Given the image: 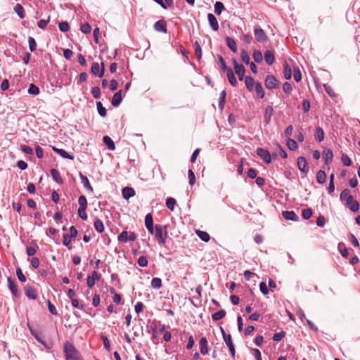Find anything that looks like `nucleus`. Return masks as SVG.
Masks as SVG:
<instances>
[{"label": "nucleus", "mask_w": 360, "mask_h": 360, "mask_svg": "<svg viewBox=\"0 0 360 360\" xmlns=\"http://www.w3.org/2000/svg\"><path fill=\"white\" fill-rule=\"evenodd\" d=\"M64 352L66 360H82L79 352L69 342H67L64 345Z\"/></svg>", "instance_id": "nucleus-1"}, {"label": "nucleus", "mask_w": 360, "mask_h": 360, "mask_svg": "<svg viewBox=\"0 0 360 360\" xmlns=\"http://www.w3.org/2000/svg\"><path fill=\"white\" fill-rule=\"evenodd\" d=\"M167 237V227L160 224L155 225V238L160 245H165Z\"/></svg>", "instance_id": "nucleus-2"}, {"label": "nucleus", "mask_w": 360, "mask_h": 360, "mask_svg": "<svg viewBox=\"0 0 360 360\" xmlns=\"http://www.w3.org/2000/svg\"><path fill=\"white\" fill-rule=\"evenodd\" d=\"M233 68L236 74L238 75L239 80L244 79L245 68L243 65H240L236 60H233Z\"/></svg>", "instance_id": "nucleus-3"}, {"label": "nucleus", "mask_w": 360, "mask_h": 360, "mask_svg": "<svg viewBox=\"0 0 360 360\" xmlns=\"http://www.w3.org/2000/svg\"><path fill=\"white\" fill-rule=\"evenodd\" d=\"M257 154L266 163L269 164L271 162V158L269 152L262 148L257 149Z\"/></svg>", "instance_id": "nucleus-4"}, {"label": "nucleus", "mask_w": 360, "mask_h": 360, "mask_svg": "<svg viewBox=\"0 0 360 360\" xmlns=\"http://www.w3.org/2000/svg\"><path fill=\"white\" fill-rule=\"evenodd\" d=\"M25 295L31 300H36L38 297L37 290L32 286L27 285L25 287Z\"/></svg>", "instance_id": "nucleus-5"}, {"label": "nucleus", "mask_w": 360, "mask_h": 360, "mask_svg": "<svg viewBox=\"0 0 360 360\" xmlns=\"http://www.w3.org/2000/svg\"><path fill=\"white\" fill-rule=\"evenodd\" d=\"M255 39L259 42H264L267 40V37L262 28H255L254 30Z\"/></svg>", "instance_id": "nucleus-6"}, {"label": "nucleus", "mask_w": 360, "mask_h": 360, "mask_svg": "<svg viewBox=\"0 0 360 360\" xmlns=\"http://www.w3.org/2000/svg\"><path fill=\"white\" fill-rule=\"evenodd\" d=\"M297 166L299 169L303 173H307L309 171V167L307 165V162L305 158L300 156L297 158Z\"/></svg>", "instance_id": "nucleus-7"}, {"label": "nucleus", "mask_w": 360, "mask_h": 360, "mask_svg": "<svg viewBox=\"0 0 360 360\" xmlns=\"http://www.w3.org/2000/svg\"><path fill=\"white\" fill-rule=\"evenodd\" d=\"M8 285L12 294L15 297H18L20 295V292L18 290L16 283L10 277L8 278Z\"/></svg>", "instance_id": "nucleus-8"}, {"label": "nucleus", "mask_w": 360, "mask_h": 360, "mask_svg": "<svg viewBox=\"0 0 360 360\" xmlns=\"http://www.w3.org/2000/svg\"><path fill=\"white\" fill-rule=\"evenodd\" d=\"M91 72L99 77H102L104 75V64L102 63V68L100 70V65L98 63H94L91 66Z\"/></svg>", "instance_id": "nucleus-9"}, {"label": "nucleus", "mask_w": 360, "mask_h": 360, "mask_svg": "<svg viewBox=\"0 0 360 360\" xmlns=\"http://www.w3.org/2000/svg\"><path fill=\"white\" fill-rule=\"evenodd\" d=\"M277 85V80L273 75H268L265 79V86L269 89L275 88Z\"/></svg>", "instance_id": "nucleus-10"}, {"label": "nucleus", "mask_w": 360, "mask_h": 360, "mask_svg": "<svg viewBox=\"0 0 360 360\" xmlns=\"http://www.w3.org/2000/svg\"><path fill=\"white\" fill-rule=\"evenodd\" d=\"M100 278V276L97 271H94L91 273V276L87 277L86 284L89 288H92L95 285L96 279L98 280Z\"/></svg>", "instance_id": "nucleus-11"}, {"label": "nucleus", "mask_w": 360, "mask_h": 360, "mask_svg": "<svg viewBox=\"0 0 360 360\" xmlns=\"http://www.w3.org/2000/svg\"><path fill=\"white\" fill-rule=\"evenodd\" d=\"M207 19L212 29L214 31H217L219 30V24L216 17L212 13H209L207 15Z\"/></svg>", "instance_id": "nucleus-12"}, {"label": "nucleus", "mask_w": 360, "mask_h": 360, "mask_svg": "<svg viewBox=\"0 0 360 360\" xmlns=\"http://www.w3.org/2000/svg\"><path fill=\"white\" fill-rule=\"evenodd\" d=\"M52 150L63 158H66V159H69V160L74 159L73 155L68 153L66 150H65L63 149H60V148L53 146Z\"/></svg>", "instance_id": "nucleus-13"}, {"label": "nucleus", "mask_w": 360, "mask_h": 360, "mask_svg": "<svg viewBox=\"0 0 360 360\" xmlns=\"http://www.w3.org/2000/svg\"><path fill=\"white\" fill-rule=\"evenodd\" d=\"M346 204L352 212H356L359 209V204L354 199L353 196L346 201Z\"/></svg>", "instance_id": "nucleus-14"}, {"label": "nucleus", "mask_w": 360, "mask_h": 360, "mask_svg": "<svg viewBox=\"0 0 360 360\" xmlns=\"http://www.w3.org/2000/svg\"><path fill=\"white\" fill-rule=\"evenodd\" d=\"M225 71L226 72V75H227V77H228L229 83L233 86H236L237 84H238V82H237V79H236V77L234 75L233 70L231 68H229V69H227Z\"/></svg>", "instance_id": "nucleus-15"}, {"label": "nucleus", "mask_w": 360, "mask_h": 360, "mask_svg": "<svg viewBox=\"0 0 360 360\" xmlns=\"http://www.w3.org/2000/svg\"><path fill=\"white\" fill-rule=\"evenodd\" d=\"M282 215L285 220L296 221L299 219L298 216L293 211H283Z\"/></svg>", "instance_id": "nucleus-16"}, {"label": "nucleus", "mask_w": 360, "mask_h": 360, "mask_svg": "<svg viewBox=\"0 0 360 360\" xmlns=\"http://www.w3.org/2000/svg\"><path fill=\"white\" fill-rule=\"evenodd\" d=\"M224 342H226L227 347L229 349L230 353L232 356V357L234 358L235 356V347L232 342L231 336L230 334H228L226 337L224 338Z\"/></svg>", "instance_id": "nucleus-17"}, {"label": "nucleus", "mask_w": 360, "mask_h": 360, "mask_svg": "<svg viewBox=\"0 0 360 360\" xmlns=\"http://www.w3.org/2000/svg\"><path fill=\"white\" fill-rule=\"evenodd\" d=\"M154 28L156 31L166 33L167 32V27L166 22L165 20H158L154 25Z\"/></svg>", "instance_id": "nucleus-18"}, {"label": "nucleus", "mask_w": 360, "mask_h": 360, "mask_svg": "<svg viewBox=\"0 0 360 360\" xmlns=\"http://www.w3.org/2000/svg\"><path fill=\"white\" fill-rule=\"evenodd\" d=\"M121 92L122 91L120 90L116 92L112 96L111 103L114 107H118L122 102V98L121 96Z\"/></svg>", "instance_id": "nucleus-19"}, {"label": "nucleus", "mask_w": 360, "mask_h": 360, "mask_svg": "<svg viewBox=\"0 0 360 360\" xmlns=\"http://www.w3.org/2000/svg\"><path fill=\"white\" fill-rule=\"evenodd\" d=\"M122 196L124 199L128 200L135 195V191L132 188L126 187L122 189Z\"/></svg>", "instance_id": "nucleus-20"}, {"label": "nucleus", "mask_w": 360, "mask_h": 360, "mask_svg": "<svg viewBox=\"0 0 360 360\" xmlns=\"http://www.w3.org/2000/svg\"><path fill=\"white\" fill-rule=\"evenodd\" d=\"M103 141L109 150H114L115 149V145L114 143V141L110 136H103Z\"/></svg>", "instance_id": "nucleus-21"}, {"label": "nucleus", "mask_w": 360, "mask_h": 360, "mask_svg": "<svg viewBox=\"0 0 360 360\" xmlns=\"http://www.w3.org/2000/svg\"><path fill=\"white\" fill-rule=\"evenodd\" d=\"M200 353L206 355L208 353L207 340L205 338H202L200 340Z\"/></svg>", "instance_id": "nucleus-22"}, {"label": "nucleus", "mask_w": 360, "mask_h": 360, "mask_svg": "<svg viewBox=\"0 0 360 360\" xmlns=\"http://www.w3.org/2000/svg\"><path fill=\"white\" fill-rule=\"evenodd\" d=\"M226 45L228 46V47L233 52H234V53L237 52V51H238L237 44H236V41L233 39L228 37L226 38Z\"/></svg>", "instance_id": "nucleus-23"}, {"label": "nucleus", "mask_w": 360, "mask_h": 360, "mask_svg": "<svg viewBox=\"0 0 360 360\" xmlns=\"http://www.w3.org/2000/svg\"><path fill=\"white\" fill-rule=\"evenodd\" d=\"M79 177H80L81 181H82L84 187L86 189H87V190L90 191L91 192H92L93 191V188L91 186L88 178L86 176H84V174H82V173H79Z\"/></svg>", "instance_id": "nucleus-24"}, {"label": "nucleus", "mask_w": 360, "mask_h": 360, "mask_svg": "<svg viewBox=\"0 0 360 360\" xmlns=\"http://www.w3.org/2000/svg\"><path fill=\"white\" fill-rule=\"evenodd\" d=\"M264 60L268 65H272L275 61V58L271 51H266L264 53Z\"/></svg>", "instance_id": "nucleus-25"}, {"label": "nucleus", "mask_w": 360, "mask_h": 360, "mask_svg": "<svg viewBox=\"0 0 360 360\" xmlns=\"http://www.w3.org/2000/svg\"><path fill=\"white\" fill-rule=\"evenodd\" d=\"M274 114V109L271 106L269 105L265 109L264 113V119L266 123H269L271 122V116Z\"/></svg>", "instance_id": "nucleus-26"}, {"label": "nucleus", "mask_w": 360, "mask_h": 360, "mask_svg": "<svg viewBox=\"0 0 360 360\" xmlns=\"http://www.w3.org/2000/svg\"><path fill=\"white\" fill-rule=\"evenodd\" d=\"M245 86L247 87V89L250 91H253L254 89V84H255V81H254V79L250 77V76H248L245 78Z\"/></svg>", "instance_id": "nucleus-27"}, {"label": "nucleus", "mask_w": 360, "mask_h": 360, "mask_svg": "<svg viewBox=\"0 0 360 360\" xmlns=\"http://www.w3.org/2000/svg\"><path fill=\"white\" fill-rule=\"evenodd\" d=\"M51 174L52 178L54 179L55 181H56L58 184H62L63 180L60 176V172L56 169H51Z\"/></svg>", "instance_id": "nucleus-28"}, {"label": "nucleus", "mask_w": 360, "mask_h": 360, "mask_svg": "<svg viewBox=\"0 0 360 360\" xmlns=\"http://www.w3.org/2000/svg\"><path fill=\"white\" fill-rule=\"evenodd\" d=\"M14 11L20 17V18L23 19L25 18V15L24 8L21 4H17L14 7Z\"/></svg>", "instance_id": "nucleus-29"}, {"label": "nucleus", "mask_w": 360, "mask_h": 360, "mask_svg": "<svg viewBox=\"0 0 360 360\" xmlns=\"http://www.w3.org/2000/svg\"><path fill=\"white\" fill-rule=\"evenodd\" d=\"M283 75L285 79H290L292 77V70L290 67L288 65L287 63H285L283 65Z\"/></svg>", "instance_id": "nucleus-30"}, {"label": "nucleus", "mask_w": 360, "mask_h": 360, "mask_svg": "<svg viewBox=\"0 0 360 360\" xmlns=\"http://www.w3.org/2000/svg\"><path fill=\"white\" fill-rule=\"evenodd\" d=\"M316 181L319 184H323V183H325L326 181V174L325 173L324 171L323 170H319L317 173H316Z\"/></svg>", "instance_id": "nucleus-31"}, {"label": "nucleus", "mask_w": 360, "mask_h": 360, "mask_svg": "<svg viewBox=\"0 0 360 360\" xmlns=\"http://www.w3.org/2000/svg\"><path fill=\"white\" fill-rule=\"evenodd\" d=\"M196 234L202 241L208 242L210 239V235L205 231L198 230Z\"/></svg>", "instance_id": "nucleus-32"}, {"label": "nucleus", "mask_w": 360, "mask_h": 360, "mask_svg": "<svg viewBox=\"0 0 360 360\" xmlns=\"http://www.w3.org/2000/svg\"><path fill=\"white\" fill-rule=\"evenodd\" d=\"M226 311L224 309L219 310L212 315V319L214 321H218L223 319L226 316Z\"/></svg>", "instance_id": "nucleus-33"}, {"label": "nucleus", "mask_w": 360, "mask_h": 360, "mask_svg": "<svg viewBox=\"0 0 360 360\" xmlns=\"http://www.w3.org/2000/svg\"><path fill=\"white\" fill-rule=\"evenodd\" d=\"M255 91L257 92V95L261 98H264L265 93H264L263 87L260 83H259V82L255 83Z\"/></svg>", "instance_id": "nucleus-34"}, {"label": "nucleus", "mask_w": 360, "mask_h": 360, "mask_svg": "<svg viewBox=\"0 0 360 360\" xmlns=\"http://www.w3.org/2000/svg\"><path fill=\"white\" fill-rule=\"evenodd\" d=\"M352 195H350V191L347 188L344 189L340 195V198L341 200H348Z\"/></svg>", "instance_id": "nucleus-35"}, {"label": "nucleus", "mask_w": 360, "mask_h": 360, "mask_svg": "<svg viewBox=\"0 0 360 360\" xmlns=\"http://www.w3.org/2000/svg\"><path fill=\"white\" fill-rule=\"evenodd\" d=\"M315 136L316 140L319 142H321L324 139V132L321 127H316Z\"/></svg>", "instance_id": "nucleus-36"}, {"label": "nucleus", "mask_w": 360, "mask_h": 360, "mask_svg": "<svg viewBox=\"0 0 360 360\" xmlns=\"http://www.w3.org/2000/svg\"><path fill=\"white\" fill-rule=\"evenodd\" d=\"M94 228L98 233H102L104 231V225L101 219H96L94 221Z\"/></svg>", "instance_id": "nucleus-37"}, {"label": "nucleus", "mask_w": 360, "mask_h": 360, "mask_svg": "<svg viewBox=\"0 0 360 360\" xmlns=\"http://www.w3.org/2000/svg\"><path fill=\"white\" fill-rule=\"evenodd\" d=\"M151 286L155 289H160L162 287V280L160 278H153L151 281Z\"/></svg>", "instance_id": "nucleus-38"}, {"label": "nucleus", "mask_w": 360, "mask_h": 360, "mask_svg": "<svg viewBox=\"0 0 360 360\" xmlns=\"http://www.w3.org/2000/svg\"><path fill=\"white\" fill-rule=\"evenodd\" d=\"M175 205H176V200L174 198H168L166 200V206L171 211H173L174 210Z\"/></svg>", "instance_id": "nucleus-39"}, {"label": "nucleus", "mask_w": 360, "mask_h": 360, "mask_svg": "<svg viewBox=\"0 0 360 360\" xmlns=\"http://www.w3.org/2000/svg\"><path fill=\"white\" fill-rule=\"evenodd\" d=\"M97 110L98 114L102 117H105L107 115L105 108L103 106L102 103L99 101L96 103Z\"/></svg>", "instance_id": "nucleus-40"}, {"label": "nucleus", "mask_w": 360, "mask_h": 360, "mask_svg": "<svg viewBox=\"0 0 360 360\" xmlns=\"http://www.w3.org/2000/svg\"><path fill=\"white\" fill-rule=\"evenodd\" d=\"M226 93L224 90L221 92L219 99V108L222 110L224 107L225 104V98H226Z\"/></svg>", "instance_id": "nucleus-41"}, {"label": "nucleus", "mask_w": 360, "mask_h": 360, "mask_svg": "<svg viewBox=\"0 0 360 360\" xmlns=\"http://www.w3.org/2000/svg\"><path fill=\"white\" fill-rule=\"evenodd\" d=\"M27 91L30 94L37 96L39 94V89L36 85L31 84Z\"/></svg>", "instance_id": "nucleus-42"}, {"label": "nucleus", "mask_w": 360, "mask_h": 360, "mask_svg": "<svg viewBox=\"0 0 360 360\" xmlns=\"http://www.w3.org/2000/svg\"><path fill=\"white\" fill-rule=\"evenodd\" d=\"M252 57L256 63H260L262 60V53L260 51L255 50Z\"/></svg>", "instance_id": "nucleus-43"}, {"label": "nucleus", "mask_w": 360, "mask_h": 360, "mask_svg": "<svg viewBox=\"0 0 360 360\" xmlns=\"http://www.w3.org/2000/svg\"><path fill=\"white\" fill-rule=\"evenodd\" d=\"M129 233L127 231H123L118 236V240L121 243H127L128 241Z\"/></svg>", "instance_id": "nucleus-44"}, {"label": "nucleus", "mask_w": 360, "mask_h": 360, "mask_svg": "<svg viewBox=\"0 0 360 360\" xmlns=\"http://www.w3.org/2000/svg\"><path fill=\"white\" fill-rule=\"evenodd\" d=\"M224 8V4L220 1H217L214 4V12L217 15H220Z\"/></svg>", "instance_id": "nucleus-45"}, {"label": "nucleus", "mask_w": 360, "mask_h": 360, "mask_svg": "<svg viewBox=\"0 0 360 360\" xmlns=\"http://www.w3.org/2000/svg\"><path fill=\"white\" fill-rule=\"evenodd\" d=\"M79 208L86 209L87 200L84 195H80L78 199Z\"/></svg>", "instance_id": "nucleus-46"}, {"label": "nucleus", "mask_w": 360, "mask_h": 360, "mask_svg": "<svg viewBox=\"0 0 360 360\" xmlns=\"http://www.w3.org/2000/svg\"><path fill=\"white\" fill-rule=\"evenodd\" d=\"M333 158V154L331 150H327L324 152V159L326 163H328L332 161Z\"/></svg>", "instance_id": "nucleus-47"}, {"label": "nucleus", "mask_w": 360, "mask_h": 360, "mask_svg": "<svg viewBox=\"0 0 360 360\" xmlns=\"http://www.w3.org/2000/svg\"><path fill=\"white\" fill-rule=\"evenodd\" d=\"M287 146L288 148L291 150H294L297 148V142L295 140L291 139L290 138L287 141Z\"/></svg>", "instance_id": "nucleus-48"}, {"label": "nucleus", "mask_w": 360, "mask_h": 360, "mask_svg": "<svg viewBox=\"0 0 360 360\" xmlns=\"http://www.w3.org/2000/svg\"><path fill=\"white\" fill-rule=\"evenodd\" d=\"M240 58H241V60L243 63H245L246 64L250 63V57L246 51L242 50L241 53H240Z\"/></svg>", "instance_id": "nucleus-49"}, {"label": "nucleus", "mask_w": 360, "mask_h": 360, "mask_svg": "<svg viewBox=\"0 0 360 360\" xmlns=\"http://www.w3.org/2000/svg\"><path fill=\"white\" fill-rule=\"evenodd\" d=\"M63 244L65 246L68 247L69 249H71L72 247L70 246V244L71 240H72L71 236H69L68 234H65L63 236Z\"/></svg>", "instance_id": "nucleus-50"}, {"label": "nucleus", "mask_w": 360, "mask_h": 360, "mask_svg": "<svg viewBox=\"0 0 360 360\" xmlns=\"http://www.w3.org/2000/svg\"><path fill=\"white\" fill-rule=\"evenodd\" d=\"M342 162L345 166H350L352 165V160L346 154H342L341 158Z\"/></svg>", "instance_id": "nucleus-51"}, {"label": "nucleus", "mask_w": 360, "mask_h": 360, "mask_svg": "<svg viewBox=\"0 0 360 360\" xmlns=\"http://www.w3.org/2000/svg\"><path fill=\"white\" fill-rule=\"evenodd\" d=\"M145 225L146 228L153 226V219L151 214H146L145 217Z\"/></svg>", "instance_id": "nucleus-52"}, {"label": "nucleus", "mask_w": 360, "mask_h": 360, "mask_svg": "<svg viewBox=\"0 0 360 360\" xmlns=\"http://www.w3.org/2000/svg\"><path fill=\"white\" fill-rule=\"evenodd\" d=\"M80 30L84 34H89L91 30V25L89 23L86 22L81 25Z\"/></svg>", "instance_id": "nucleus-53"}, {"label": "nucleus", "mask_w": 360, "mask_h": 360, "mask_svg": "<svg viewBox=\"0 0 360 360\" xmlns=\"http://www.w3.org/2000/svg\"><path fill=\"white\" fill-rule=\"evenodd\" d=\"M29 48L30 51H34L37 48V43L33 37H30L28 39Z\"/></svg>", "instance_id": "nucleus-54"}, {"label": "nucleus", "mask_w": 360, "mask_h": 360, "mask_svg": "<svg viewBox=\"0 0 360 360\" xmlns=\"http://www.w3.org/2000/svg\"><path fill=\"white\" fill-rule=\"evenodd\" d=\"M195 53L198 60H200L202 57V50L198 42L195 43Z\"/></svg>", "instance_id": "nucleus-55"}, {"label": "nucleus", "mask_w": 360, "mask_h": 360, "mask_svg": "<svg viewBox=\"0 0 360 360\" xmlns=\"http://www.w3.org/2000/svg\"><path fill=\"white\" fill-rule=\"evenodd\" d=\"M148 263V259L145 256H141L138 259V264L141 267L147 266Z\"/></svg>", "instance_id": "nucleus-56"}, {"label": "nucleus", "mask_w": 360, "mask_h": 360, "mask_svg": "<svg viewBox=\"0 0 360 360\" xmlns=\"http://www.w3.org/2000/svg\"><path fill=\"white\" fill-rule=\"evenodd\" d=\"M59 29L61 32H65L70 30V25L67 22H61L58 25Z\"/></svg>", "instance_id": "nucleus-57"}, {"label": "nucleus", "mask_w": 360, "mask_h": 360, "mask_svg": "<svg viewBox=\"0 0 360 360\" xmlns=\"http://www.w3.org/2000/svg\"><path fill=\"white\" fill-rule=\"evenodd\" d=\"M312 215V211L311 209H305L302 212V216L304 219H309Z\"/></svg>", "instance_id": "nucleus-58"}, {"label": "nucleus", "mask_w": 360, "mask_h": 360, "mask_svg": "<svg viewBox=\"0 0 360 360\" xmlns=\"http://www.w3.org/2000/svg\"><path fill=\"white\" fill-rule=\"evenodd\" d=\"M294 79L298 82L301 80L302 75L298 68H294Z\"/></svg>", "instance_id": "nucleus-59"}, {"label": "nucleus", "mask_w": 360, "mask_h": 360, "mask_svg": "<svg viewBox=\"0 0 360 360\" xmlns=\"http://www.w3.org/2000/svg\"><path fill=\"white\" fill-rule=\"evenodd\" d=\"M188 179H189V184L191 186H193L195 182V174H194V172H193V170L189 169L188 172Z\"/></svg>", "instance_id": "nucleus-60"}, {"label": "nucleus", "mask_w": 360, "mask_h": 360, "mask_svg": "<svg viewBox=\"0 0 360 360\" xmlns=\"http://www.w3.org/2000/svg\"><path fill=\"white\" fill-rule=\"evenodd\" d=\"M259 290L264 295H266L269 293L267 285L264 282H261L259 283Z\"/></svg>", "instance_id": "nucleus-61"}, {"label": "nucleus", "mask_w": 360, "mask_h": 360, "mask_svg": "<svg viewBox=\"0 0 360 360\" xmlns=\"http://www.w3.org/2000/svg\"><path fill=\"white\" fill-rule=\"evenodd\" d=\"M251 354L256 360H262L261 352L258 349H252Z\"/></svg>", "instance_id": "nucleus-62"}, {"label": "nucleus", "mask_w": 360, "mask_h": 360, "mask_svg": "<svg viewBox=\"0 0 360 360\" xmlns=\"http://www.w3.org/2000/svg\"><path fill=\"white\" fill-rule=\"evenodd\" d=\"M91 94L95 98H98L101 96V90L98 86H94L91 89Z\"/></svg>", "instance_id": "nucleus-63"}, {"label": "nucleus", "mask_w": 360, "mask_h": 360, "mask_svg": "<svg viewBox=\"0 0 360 360\" xmlns=\"http://www.w3.org/2000/svg\"><path fill=\"white\" fill-rule=\"evenodd\" d=\"M20 148H21L22 151L25 154H28V155L33 154V150L28 146L22 145L20 146Z\"/></svg>", "instance_id": "nucleus-64"}]
</instances>
